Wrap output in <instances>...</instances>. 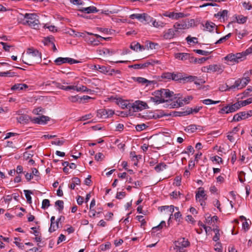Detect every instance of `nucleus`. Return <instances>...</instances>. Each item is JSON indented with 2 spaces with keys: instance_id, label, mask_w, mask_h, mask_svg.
Returning a JSON list of instances; mask_svg holds the SVG:
<instances>
[{
  "instance_id": "f257e3e1",
  "label": "nucleus",
  "mask_w": 252,
  "mask_h": 252,
  "mask_svg": "<svg viewBox=\"0 0 252 252\" xmlns=\"http://www.w3.org/2000/svg\"><path fill=\"white\" fill-rule=\"evenodd\" d=\"M80 37L83 38L88 43L94 46L98 45L102 40H106L109 38L108 37H103L97 34H92L89 32H80Z\"/></svg>"
},
{
  "instance_id": "f03ea898",
  "label": "nucleus",
  "mask_w": 252,
  "mask_h": 252,
  "mask_svg": "<svg viewBox=\"0 0 252 252\" xmlns=\"http://www.w3.org/2000/svg\"><path fill=\"white\" fill-rule=\"evenodd\" d=\"M21 15L24 17V20L25 19L23 22V25H28L33 29H37L38 27L39 20L36 13H26Z\"/></svg>"
},
{
  "instance_id": "7ed1b4c3",
  "label": "nucleus",
  "mask_w": 252,
  "mask_h": 252,
  "mask_svg": "<svg viewBox=\"0 0 252 252\" xmlns=\"http://www.w3.org/2000/svg\"><path fill=\"white\" fill-rule=\"evenodd\" d=\"M28 58V63L27 64L32 65L35 63H39L41 61V54L37 50L33 48H29L27 51Z\"/></svg>"
},
{
  "instance_id": "20e7f679",
  "label": "nucleus",
  "mask_w": 252,
  "mask_h": 252,
  "mask_svg": "<svg viewBox=\"0 0 252 252\" xmlns=\"http://www.w3.org/2000/svg\"><path fill=\"white\" fill-rule=\"evenodd\" d=\"M172 75V80L180 81V82L182 81L184 83L193 82V81H194L196 78V76L191 75L186 76L185 74L180 72H173Z\"/></svg>"
},
{
  "instance_id": "39448f33",
  "label": "nucleus",
  "mask_w": 252,
  "mask_h": 252,
  "mask_svg": "<svg viewBox=\"0 0 252 252\" xmlns=\"http://www.w3.org/2000/svg\"><path fill=\"white\" fill-rule=\"evenodd\" d=\"M241 107L242 106L241 105V102L240 101L234 104L229 103L227 105L223 106L221 109L220 110L218 113L219 114H222L232 113L235 112L240 109Z\"/></svg>"
},
{
  "instance_id": "423d86ee",
  "label": "nucleus",
  "mask_w": 252,
  "mask_h": 252,
  "mask_svg": "<svg viewBox=\"0 0 252 252\" xmlns=\"http://www.w3.org/2000/svg\"><path fill=\"white\" fill-rule=\"evenodd\" d=\"M52 84L54 85V87L58 88L59 89L65 90V91H69L71 93H73L74 91L77 92H79V88L77 85H70V86H63L62 85L61 83L55 82L52 81L51 83H47L46 84V86L51 85Z\"/></svg>"
},
{
  "instance_id": "0eeeda50",
  "label": "nucleus",
  "mask_w": 252,
  "mask_h": 252,
  "mask_svg": "<svg viewBox=\"0 0 252 252\" xmlns=\"http://www.w3.org/2000/svg\"><path fill=\"white\" fill-rule=\"evenodd\" d=\"M131 110L133 112H138L148 108L147 104L141 100H136L131 103Z\"/></svg>"
},
{
  "instance_id": "6e6552de",
  "label": "nucleus",
  "mask_w": 252,
  "mask_h": 252,
  "mask_svg": "<svg viewBox=\"0 0 252 252\" xmlns=\"http://www.w3.org/2000/svg\"><path fill=\"white\" fill-rule=\"evenodd\" d=\"M162 93L161 89L156 91L153 94L155 96L151 97L150 100L157 104L165 102V100H163V98H162Z\"/></svg>"
},
{
  "instance_id": "1a4fd4ad",
  "label": "nucleus",
  "mask_w": 252,
  "mask_h": 252,
  "mask_svg": "<svg viewBox=\"0 0 252 252\" xmlns=\"http://www.w3.org/2000/svg\"><path fill=\"white\" fill-rule=\"evenodd\" d=\"M158 61H153L150 60L148 61L145 63H139V64H135L129 65L128 67L129 68H133L134 69H143L145 68L148 67L150 65H154L155 63H158Z\"/></svg>"
},
{
  "instance_id": "9d476101",
  "label": "nucleus",
  "mask_w": 252,
  "mask_h": 252,
  "mask_svg": "<svg viewBox=\"0 0 252 252\" xmlns=\"http://www.w3.org/2000/svg\"><path fill=\"white\" fill-rule=\"evenodd\" d=\"M173 28L175 32L179 35L180 33V30L188 29L189 28V25L186 21L182 20L175 23L173 26Z\"/></svg>"
},
{
  "instance_id": "9b49d317",
  "label": "nucleus",
  "mask_w": 252,
  "mask_h": 252,
  "mask_svg": "<svg viewBox=\"0 0 252 252\" xmlns=\"http://www.w3.org/2000/svg\"><path fill=\"white\" fill-rule=\"evenodd\" d=\"M133 79L134 81L137 82L139 84L145 85L146 86L154 85L157 83L156 80L150 81L141 77H133Z\"/></svg>"
},
{
  "instance_id": "f8f14e48",
  "label": "nucleus",
  "mask_w": 252,
  "mask_h": 252,
  "mask_svg": "<svg viewBox=\"0 0 252 252\" xmlns=\"http://www.w3.org/2000/svg\"><path fill=\"white\" fill-rule=\"evenodd\" d=\"M205 69H207V72L212 71L217 72L219 74H220L223 71L224 67L220 64H211L205 66Z\"/></svg>"
},
{
  "instance_id": "ddd939ff",
  "label": "nucleus",
  "mask_w": 252,
  "mask_h": 252,
  "mask_svg": "<svg viewBox=\"0 0 252 252\" xmlns=\"http://www.w3.org/2000/svg\"><path fill=\"white\" fill-rule=\"evenodd\" d=\"M179 35V34L175 32L174 28L169 29L163 33V37L164 39H171Z\"/></svg>"
},
{
  "instance_id": "4468645a",
  "label": "nucleus",
  "mask_w": 252,
  "mask_h": 252,
  "mask_svg": "<svg viewBox=\"0 0 252 252\" xmlns=\"http://www.w3.org/2000/svg\"><path fill=\"white\" fill-rule=\"evenodd\" d=\"M114 112L111 110L99 109L97 111V116L100 118L105 119L113 115Z\"/></svg>"
},
{
  "instance_id": "2eb2a0df",
  "label": "nucleus",
  "mask_w": 252,
  "mask_h": 252,
  "mask_svg": "<svg viewBox=\"0 0 252 252\" xmlns=\"http://www.w3.org/2000/svg\"><path fill=\"white\" fill-rule=\"evenodd\" d=\"M97 53L102 57H107L115 54V51L106 48H102L97 50Z\"/></svg>"
},
{
  "instance_id": "dca6fc26",
  "label": "nucleus",
  "mask_w": 252,
  "mask_h": 252,
  "mask_svg": "<svg viewBox=\"0 0 252 252\" xmlns=\"http://www.w3.org/2000/svg\"><path fill=\"white\" fill-rule=\"evenodd\" d=\"M98 11V10L94 6H80V12L90 14L94 13Z\"/></svg>"
},
{
  "instance_id": "f3484780",
  "label": "nucleus",
  "mask_w": 252,
  "mask_h": 252,
  "mask_svg": "<svg viewBox=\"0 0 252 252\" xmlns=\"http://www.w3.org/2000/svg\"><path fill=\"white\" fill-rule=\"evenodd\" d=\"M162 91V98L163 100L167 99L165 101L167 100H172L173 98H176V96L173 97L174 93L172 91H169L168 89H161Z\"/></svg>"
},
{
  "instance_id": "a211bd4d",
  "label": "nucleus",
  "mask_w": 252,
  "mask_h": 252,
  "mask_svg": "<svg viewBox=\"0 0 252 252\" xmlns=\"http://www.w3.org/2000/svg\"><path fill=\"white\" fill-rule=\"evenodd\" d=\"M50 120V118L48 116L42 115L41 116L34 118L33 121L35 124L40 125H44Z\"/></svg>"
},
{
  "instance_id": "6ab92c4d",
  "label": "nucleus",
  "mask_w": 252,
  "mask_h": 252,
  "mask_svg": "<svg viewBox=\"0 0 252 252\" xmlns=\"http://www.w3.org/2000/svg\"><path fill=\"white\" fill-rule=\"evenodd\" d=\"M228 11L227 10H223L222 11L219 12L214 15V17L220 20L224 21L227 19V14Z\"/></svg>"
},
{
  "instance_id": "aec40b11",
  "label": "nucleus",
  "mask_w": 252,
  "mask_h": 252,
  "mask_svg": "<svg viewBox=\"0 0 252 252\" xmlns=\"http://www.w3.org/2000/svg\"><path fill=\"white\" fill-rule=\"evenodd\" d=\"M175 57L179 60L182 61H185L187 60H190V55L185 53H178L175 55Z\"/></svg>"
},
{
  "instance_id": "412c9836",
  "label": "nucleus",
  "mask_w": 252,
  "mask_h": 252,
  "mask_svg": "<svg viewBox=\"0 0 252 252\" xmlns=\"http://www.w3.org/2000/svg\"><path fill=\"white\" fill-rule=\"evenodd\" d=\"M28 88V86L26 84H15L11 88L13 91H21Z\"/></svg>"
},
{
  "instance_id": "4be33fe9",
  "label": "nucleus",
  "mask_w": 252,
  "mask_h": 252,
  "mask_svg": "<svg viewBox=\"0 0 252 252\" xmlns=\"http://www.w3.org/2000/svg\"><path fill=\"white\" fill-rule=\"evenodd\" d=\"M227 89L225 90L230 91L234 89H241L243 88V85H241L240 79H238L235 81L234 85L228 87L227 86Z\"/></svg>"
},
{
  "instance_id": "5701e85b",
  "label": "nucleus",
  "mask_w": 252,
  "mask_h": 252,
  "mask_svg": "<svg viewBox=\"0 0 252 252\" xmlns=\"http://www.w3.org/2000/svg\"><path fill=\"white\" fill-rule=\"evenodd\" d=\"M196 200L199 202H201V199L206 200L207 199V195L204 192V190L202 189L199 190L195 195Z\"/></svg>"
},
{
  "instance_id": "b1692460",
  "label": "nucleus",
  "mask_w": 252,
  "mask_h": 252,
  "mask_svg": "<svg viewBox=\"0 0 252 252\" xmlns=\"http://www.w3.org/2000/svg\"><path fill=\"white\" fill-rule=\"evenodd\" d=\"M203 26L205 28L204 30H206L210 32L213 31L216 28V25L214 23L210 21H207Z\"/></svg>"
},
{
  "instance_id": "393cba45",
  "label": "nucleus",
  "mask_w": 252,
  "mask_h": 252,
  "mask_svg": "<svg viewBox=\"0 0 252 252\" xmlns=\"http://www.w3.org/2000/svg\"><path fill=\"white\" fill-rule=\"evenodd\" d=\"M175 243L180 245L181 246H184L186 248L189 247L190 245L188 239L185 238H181L178 239L177 241H175Z\"/></svg>"
},
{
  "instance_id": "a878e982",
  "label": "nucleus",
  "mask_w": 252,
  "mask_h": 252,
  "mask_svg": "<svg viewBox=\"0 0 252 252\" xmlns=\"http://www.w3.org/2000/svg\"><path fill=\"white\" fill-rule=\"evenodd\" d=\"M174 206L173 205H170V206H162L159 208V209H160V211H162L163 210H167L169 213L170 216L172 215V213L174 211ZM171 217H170L169 220L170 219Z\"/></svg>"
},
{
  "instance_id": "bb28decb",
  "label": "nucleus",
  "mask_w": 252,
  "mask_h": 252,
  "mask_svg": "<svg viewBox=\"0 0 252 252\" xmlns=\"http://www.w3.org/2000/svg\"><path fill=\"white\" fill-rule=\"evenodd\" d=\"M192 97L191 96H188L186 97H185L183 99H178L177 100V102L178 103L179 106H182L184 105L185 104H188L190 100L192 99Z\"/></svg>"
},
{
  "instance_id": "cd10ccee",
  "label": "nucleus",
  "mask_w": 252,
  "mask_h": 252,
  "mask_svg": "<svg viewBox=\"0 0 252 252\" xmlns=\"http://www.w3.org/2000/svg\"><path fill=\"white\" fill-rule=\"evenodd\" d=\"M30 118L27 115H22L17 118L18 122L20 124H27L29 121Z\"/></svg>"
},
{
  "instance_id": "c85d7f7f",
  "label": "nucleus",
  "mask_w": 252,
  "mask_h": 252,
  "mask_svg": "<svg viewBox=\"0 0 252 252\" xmlns=\"http://www.w3.org/2000/svg\"><path fill=\"white\" fill-rule=\"evenodd\" d=\"M79 185V178L75 177L72 179L70 184L69 185V188L71 189H75L76 187ZM77 188H76V189Z\"/></svg>"
},
{
  "instance_id": "c756f323",
  "label": "nucleus",
  "mask_w": 252,
  "mask_h": 252,
  "mask_svg": "<svg viewBox=\"0 0 252 252\" xmlns=\"http://www.w3.org/2000/svg\"><path fill=\"white\" fill-rule=\"evenodd\" d=\"M145 13H142V14H139V13L132 14L130 15L129 17L131 19H137L140 22H143V20H144L143 16H144V15H145Z\"/></svg>"
},
{
  "instance_id": "7c9ffc66",
  "label": "nucleus",
  "mask_w": 252,
  "mask_h": 252,
  "mask_svg": "<svg viewBox=\"0 0 252 252\" xmlns=\"http://www.w3.org/2000/svg\"><path fill=\"white\" fill-rule=\"evenodd\" d=\"M119 104L123 109L126 108L128 109L129 111L131 110V103L127 102L125 100H121L119 101Z\"/></svg>"
},
{
  "instance_id": "2f4dec72",
  "label": "nucleus",
  "mask_w": 252,
  "mask_h": 252,
  "mask_svg": "<svg viewBox=\"0 0 252 252\" xmlns=\"http://www.w3.org/2000/svg\"><path fill=\"white\" fill-rule=\"evenodd\" d=\"M205 218L206 222L209 224H211L213 222L217 221L218 220L217 216H214L211 217V216L208 215H206Z\"/></svg>"
},
{
  "instance_id": "473e14b6",
  "label": "nucleus",
  "mask_w": 252,
  "mask_h": 252,
  "mask_svg": "<svg viewBox=\"0 0 252 252\" xmlns=\"http://www.w3.org/2000/svg\"><path fill=\"white\" fill-rule=\"evenodd\" d=\"M66 61L67 58L59 57L57 58L54 62L57 65H60L63 63H66Z\"/></svg>"
},
{
  "instance_id": "72a5a7b5",
  "label": "nucleus",
  "mask_w": 252,
  "mask_h": 252,
  "mask_svg": "<svg viewBox=\"0 0 252 252\" xmlns=\"http://www.w3.org/2000/svg\"><path fill=\"white\" fill-rule=\"evenodd\" d=\"M213 231L215 232V235L214 236L213 238V241L215 242H217L220 240V230L218 228H214Z\"/></svg>"
},
{
  "instance_id": "f704fd0d",
  "label": "nucleus",
  "mask_w": 252,
  "mask_h": 252,
  "mask_svg": "<svg viewBox=\"0 0 252 252\" xmlns=\"http://www.w3.org/2000/svg\"><path fill=\"white\" fill-rule=\"evenodd\" d=\"M197 129H198L197 125H190L186 127L185 130L188 132H190L191 133H193Z\"/></svg>"
},
{
  "instance_id": "c9c22d12",
  "label": "nucleus",
  "mask_w": 252,
  "mask_h": 252,
  "mask_svg": "<svg viewBox=\"0 0 252 252\" xmlns=\"http://www.w3.org/2000/svg\"><path fill=\"white\" fill-rule=\"evenodd\" d=\"M172 73L168 72L163 73L160 76L161 78L165 79L167 80H172Z\"/></svg>"
},
{
  "instance_id": "e433bc0d",
  "label": "nucleus",
  "mask_w": 252,
  "mask_h": 252,
  "mask_svg": "<svg viewBox=\"0 0 252 252\" xmlns=\"http://www.w3.org/2000/svg\"><path fill=\"white\" fill-rule=\"evenodd\" d=\"M185 248L186 247L181 246L180 245L175 243V247L174 249L176 251V252H186V250Z\"/></svg>"
},
{
  "instance_id": "4c0bfd02",
  "label": "nucleus",
  "mask_w": 252,
  "mask_h": 252,
  "mask_svg": "<svg viewBox=\"0 0 252 252\" xmlns=\"http://www.w3.org/2000/svg\"><path fill=\"white\" fill-rule=\"evenodd\" d=\"M166 166H167L165 163L162 162L156 165L155 167V169L157 172H158L163 170L164 169H165Z\"/></svg>"
},
{
  "instance_id": "58836bf2",
  "label": "nucleus",
  "mask_w": 252,
  "mask_h": 252,
  "mask_svg": "<svg viewBox=\"0 0 252 252\" xmlns=\"http://www.w3.org/2000/svg\"><path fill=\"white\" fill-rule=\"evenodd\" d=\"M142 46L139 43H132L130 46V49L134 51H137L138 49L141 50Z\"/></svg>"
},
{
  "instance_id": "ea45409f",
  "label": "nucleus",
  "mask_w": 252,
  "mask_h": 252,
  "mask_svg": "<svg viewBox=\"0 0 252 252\" xmlns=\"http://www.w3.org/2000/svg\"><path fill=\"white\" fill-rule=\"evenodd\" d=\"M24 192L25 194V196L26 197L27 202L29 203H32V197L31 194L32 193V192L30 190H24Z\"/></svg>"
},
{
  "instance_id": "a19ab883",
  "label": "nucleus",
  "mask_w": 252,
  "mask_h": 252,
  "mask_svg": "<svg viewBox=\"0 0 252 252\" xmlns=\"http://www.w3.org/2000/svg\"><path fill=\"white\" fill-rule=\"evenodd\" d=\"M80 92H87L89 94H93V92L94 91L93 90H91L90 89H88L86 86L82 85L80 86Z\"/></svg>"
},
{
  "instance_id": "79ce46f5",
  "label": "nucleus",
  "mask_w": 252,
  "mask_h": 252,
  "mask_svg": "<svg viewBox=\"0 0 252 252\" xmlns=\"http://www.w3.org/2000/svg\"><path fill=\"white\" fill-rule=\"evenodd\" d=\"M202 108V106H196L194 108H189V107H188L187 109H188V111H189V114H196L197 113H198L199 112V111Z\"/></svg>"
},
{
  "instance_id": "37998d69",
  "label": "nucleus",
  "mask_w": 252,
  "mask_h": 252,
  "mask_svg": "<svg viewBox=\"0 0 252 252\" xmlns=\"http://www.w3.org/2000/svg\"><path fill=\"white\" fill-rule=\"evenodd\" d=\"M143 16H144L143 22H145V24H151L153 21V18L151 17L150 16H149L147 13H145Z\"/></svg>"
},
{
  "instance_id": "c03bdc74",
  "label": "nucleus",
  "mask_w": 252,
  "mask_h": 252,
  "mask_svg": "<svg viewBox=\"0 0 252 252\" xmlns=\"http://www.w3.org/2000/svg\"><path fill=\"white\" fill-rule=\"evenodd\" d=\"M58 221H56L53 223H51L50 226L49 228V231L50 232H53L55 231L59 227Z\"/></svg>"
},
{
  "instance_id": "a18cd8bd",
  "label": "nucleus",
  "mask_w": 252,
  "mask_h": 252,
  "mask_svg": "<svg viewBox=\"0 0 252 252\" xmlns=\"http://www.w3.org/2000/svg\"><path fill=\"white\" fill-rule=\"evenodd\" d=\"M236 59V63H238L239 61H242L243 58H245V56H244L243 54V52L241 53H238L234 54Z\"/></svg>"
},
{
  "instance_id": "49530a36",
  "label": "nucleus",
  "mask_w": 252,
  "mask_h": 252,
  "mask_svg": "<svg viewBox=\"0 0 252 252\" xmlns=\"http://www.w3.org/2000/svg\"><path fill=\"white\" fill-rule=\"evenodd\" d=\"M151 25L154 27L159 28L163 27V23L162 22L156 21L155 19L153 18V21L151 23Z\"/></svg>"
},
{
  "instance_id": "de8ad7c7",
  "label": "nucleus",
  "mask_w": 252,
  "mask_h": 252,
  "mask_svg": "<svg viewBox=\"0 0 252 252\" xmlns=\"http://www.w3.org/2000/svg\"><path fill=\"white\" fill-rule=\"evenodd\" d=\"M148 127V126L145 124H141L135 126V129L138 131H141Z\"/></svg>"
},
{
  "instance_id": "09e8293b",
  "label": "nucleus",
  "mask_w": 252,
  "mask_h": 252,
  "mask_svg": "<svg viewBox=\"0 0 252 252\" xmlns=\"http://www.w3.org/2000/svg\"><path fill=\"white\" fill-rule=\"evenodd\" d=\"M63 201L62 200H58L55 202V206H57L59 211H62L63 209Z\"/></svg>"
},
{
  "instance_id": "8fccbe9b",
  "label": "nucleus",
  "mask_w": 252,
  "mask_h": 252,
  "mask_svg": "<svg viewBox=\"0 0 252 252\" xmlns=\"http://www.w3.org/2000/svg\"><path fill=\"white\" fill-rule=\"evenodd\" d=\"M194 51L198 54L204 55V56H208L210 55L211 53V52H209L207 51H204L200 49H196L194 50Z\"/></svg>"
},
{
  "instance_id": "3c124183",
  "label": "nucleus",
  "mask_w": 252,
  "mask_h": 252,
  "mask_svg": "<svg viewBox=\"0 0 252 252\" xmlns=\"http://www.w3.org/2000/svg\"><path fill=\"white\" fill-rule=\"evenodd\" d=\"M237 22L239 24H244L247 21V17H244L242 15H240L236 17Z\"/></svg>"
},
{
  "instance_id": "603ef678",
  "label": "nucleus",
  "mask_w": 252,
  "mask_h": 252,
  "mask_svg": "<svg viewBox=\"0 0 252 252\" xmlns=\"http://www.w3.org/2000/svg\"><path fill=\"white\" fill-rule=\"evenodd\" d=\"M186 39L189 44H190L191 42L193 44L198 43L197 38L196 37H191L190 36H188Z\"/></svg>"
},
{
  "instance_id": "864d4df0",
  "label": "nucleus",
  "mask_w": 252,
  "mask_h": 252,
  "mask_svg": "<svg viewBox=\"0 0 252 252\" xmlns=\"http://www.w3.org/2000/svg\"><path fill=\"white\" fill-rule=\"evenodd\" d=\"M94 98L90 97L88 95H83L80 96V102H82L83 103H86L89 102V100L93 99Z\"/></svg>"
},
{
  "instance_id": "5fc2aeb1",
  "label": "nucleus",
  "mask_w": 252,
  "mask_h": 252,
  "mask_svg": "<svg viewBox=\"0 0 252 252\" xmlns=\"http://www.w3.org/2000/svg\"><path fill=\"white\" fill-rule=\"evenodd\" d=\"M54 38L53 37H45L43 40V42L45 45H49V44H52L54 42Z\"/></svg>"
},
{
  "instance_id": "6e6d98bb",
  "label": "nucleus",
  "mask_w": 252,
  "mask_h": 252,
  "mask_svg": "<svg viewBox=\"0 0 252 252\" xmlns=\"http://www.w3.org/2000/svg\"><path fill=\"white\" fill-rule=\"evenodd\" d=\"M50 205V201L49 199H45L43 200L42 202V206L41 208L43 209H45L49 207Z\"/></svg>"
},
{
  "instance_id": "4d7b16f0",
  "label": "nucleus",
  "mask_w": 252,
  "mask_h": 252,
  "mask_svg": "<svg viewBox=\"0 0 252 252\" xmlns=\"http://www.w3.org/2000/svg\"><path fill=\"white\" fill-rule=\"evenodd\" d=\"M250 79L249 77H244L240 79L241 85H243V88L245 87L250 82Z\"/></svg>"
},
{
  "instance_id": "13d9d810",
  "label": "nucleus",
  "mask_w": 252,
  "mask_h": 252,
  "mask_svg": "<svg viewBox=\"0 0 252 252\" xmlns=\"http://www.w3.org/2000/svg\"><path fill=\"white\" fill-rule=\"evenodd\" d=\"M224 59L225 60H228L230 62H235L236 63V59L234 54H230L227 55L225 58Z\"/></svg>"
},
{
  "instance_id": "bf43d9fd",
  "label": "nucleus",
  "mask_w": 252,
  "mask_h": 252,
  "mask_svg": "<svg viewBox=\"0 0 252 252\" xmlns=\"http://www.w3.org/2000/svg\"><path fill=\"white\" fill-rule=\"evenodd\" d=\"M240 102H241V105L242 107L245 106L247 105H248L252 103V97H250L248 99L245 100L240 101Z\"/></svg>"
},
{
  "instance_id": "052dcab7",
  "label": "nucleus",
  "mask_w": 252,
  "mask_h": 252,
  "mask_svg": "<svg viewBox=\"0 0 252 252\" xmlns=\"http://www.w3.org/2000/svg\"><path fill=\"white\" fill-rule=\"evenodd\" d=\"M163 16L171 18L172 19H175V12L166 11L163 13Z\"/></svg>"
},
{
  "instance_id": "680f3d73",
  "label": "nucleus",
  "mask_w": 252,
  "mask_h": 252,
  "mask_svg": "<svg viewBox=\"0 0 252 252\" xmlns=\"http://www.w3.org/2000/svg\"><path fill=\"white\" fill-rule=\"evenodd\" d=\"M171 196H172L173 198L176 199L178 197L181 198V196H183V195L179 191H174L171 194Z\"/></svg>"
},
{
  "instance_id": "e2e57ef3",
  "label": "nucleus",
  "mask_w": 252,
  "mask_h": 252,
  "mask_svg": "<svg viewBox=\"0 0 252 252\" xmlns=\"http://www.w3.org/2000/svg\"><path fill=\"white\" fill-rule=\"evenodd\" d=\"M176 114L175 116H185L188 115H189V111H188V109H187L185 111H181V112H176Z\"/></svg>"
},
{
  "instance_id": "0e129e2a",
  "label": "nucleus",
  "mask_w": 252,
  "mask_h": 252,
  "mask_svg": "<svg viewBox=\"0 0 252 252\" xmlns=\"http://www.w3.org/2000/svg\"><path fill=\"white\" fill-rule=\"evenodd\" d=\"M97 68L98 71L101 73H105L108 72V67L105 66H101L99 65Z\"/></svg>"
},
{
  "instance_id": "69168bd1",
  "label": "nucleus",
  "mask_w": 252,
  "mask_h": 252,
  "mask_svg": "<svg viewBox=\"0 0 252 252\" xmlns=\"http://www.w3.org/2000/svg\"><path fill=\"white\" fill-rule=\"evenodd\" d=\"M93 117V115L91 113L86 114L84 116H82L80 118V121H84L88 119H91Z\"/></svg>"
},
{
  "instance_id": "338daca9",
  "label": "nucleus",
  "mask_w": 252,
  "mask_h": 252,
  "mask_svg": "<svg viewBox=\"0 0 252 252\" xmlns=\"http://www.w3.org/2000/svg\"><path fill=\"white\" fill-rule=\"evenodd\" d=\"M111 244L110 243H107L104 245L102 244L100 245V249L101 251H104L107 249H109L110 248Z\"/></svg>"
},
{
  "instance_id": "774afa93",
  "label": "nucleus",
  "mask_w": 252,
  "mask_h": 252,
  "mask_svg": "<svg viewBox=\"0 0 252 252\" xmlns=\"http://www.w3.org/2000/svg\"><path fill=\"white\" fill-rule=\"evenodd\" d=\"M90 3L89 0H80V6H88Z\"/></svg>"
}]
</instances>
